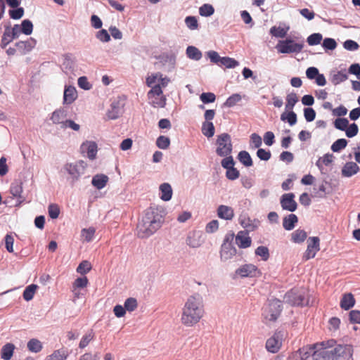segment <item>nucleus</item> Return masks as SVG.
<instances>
[{
  "instance_id": "obj_20",
  "label": "nucleus",
  "mask_w": 360,
  "mask_h": 360,
  "mask_svg": "<svg viewBox=\"0 0 360 360\" xmlns=\"http://www.w3.org/2000/svg\"><path fill=\"white\" fill-rule=\"evenodd\" d=\"M77 98V92L75 87L72 86H65L63 94V104H72Z\"/></svg>"
},
{
  "instance_id": "obj_62",
  "label": "nucleus",
  "mask_w": 360,
  "mask_h": 360,
  "mask_svg": "<svg viewBox=\"0 0 360 360\" xmlns=\"http://www.w3.org/2000/svg\"><path fill=\"white\" fill-rule=\"evenodd\" d=\"M96 37L101 42H108L110 40V35L106 30L101 29L96 34Z\"/></svg>"
},
{
  "instance_id": "obj_50",
  "label": "nucleus",
  "mask_w": 360,
  "mask_h": 360,
  "mask_svg": "<svg viewBox=\"0 0 360 360\" xmlns=\"http://www.w3.org/2000/svg\"><path fill=\"white\" fill-rule=\"evenodd\" d=\"M348 78L347 75L339 71L331 77V82L334 85H338L345 82Z\"/></svg>"
},
{
  "instance_id": "obj_26",
  "label": "nucleus",
  "mask_w": 360,
  "mask_h": 360,
  "mask_svg": "<svg viewBox=\"0 0 360 360\" xmlns=\"http://www.w3.org/2000/svg\"><path fill=\"white\" fill-rule=\"evenodd\" d=\"M298 221V218L295 214H290L283 219V226L286 231L292 230Z\"/></svg>"
},
{
  "instance_id": "obj_53",
  "label": "nucleus",
  "mask_w": 360,
  "mask_h": 360,
  "mask_svg": "<svg viewBox=\"0 0 360 360\" xmlns=\"http://www.w3.org/2000/svg\"><path fill=\"white\" fill-rule=\"evenodd\" d=\"M137 300L134 297L127 298L124 303L125 310L130 312L134 311L137 308Z\"/></svg>"
},
{
  "instance_id": "obj_57",
  "label": "nucleus",
  "mask_w": 360,
  "mask_h": 360,
  "mask_svg": "<svg viewBox=\"0 0 360 360\" xmlns=\"http://www.w3.org/2000/svg\"><path fill=\"white\" fill-rule=\"evenodd\" d=\"M91 269V263L86 260L82 261L77 268V271L80 274H86Z\"/></svg>"
},
{
  "instance_id": "obj_34",
  "label": "nucleus",
  "mask_w": 360,
  "mask_h": 360,
  "mask_svg": "<svg viewBox=\"0 0 360 360\" xmlns=\"http://www.w3.org/2000/svg\"><path fill=\"white\" fill-rule=\"evenodd\" d=\"M201 131L205 136L211 138L214 134V126L212 122H203Z\"/></svg>"
},
{
  "instance_id": "obj_60",
  "label": "nucleus",
  "mask_w": 360,
  "mask_h": 360,
  "mask_svg": "<svg viewBox=\"0 0 360 360\" xmlns=\"http://www.w3.org/2000/svg\"><path fill=\"white\" fill-rule=\"evenodd\" d=\"M88 279L86 276L79 277L73 283V291H76L77 288H83L86 286Z\"/></svg>"
},
{
  "instance_id": "obj_12",
  "label": "nucleus",
  "mask_w": 360,
  "mask_h": 360,
  "mask_svg": "<svg viewBox=\"0 0 360 360\" xmlns=\"http://www.w3.org/2000/svg\"><path fill=\"white\" fill-rule=\"evenodd\" d=\"M22 182L20 180H15L11 183L10 193L12 195L13 198L17 199L16 206L21 205L25 200V197L22 195Z\"/></svg>"
},
{
  "instance_id": "obj_18",
  "label": "nucleus",
  "mask_w": 360,
  "mask_h": 360,
  "mask_svg": "<svg viewBox=\"0 0 360 360\" xmlns=\"http://www.w3.org/2000/svg\"><path fill=\"white\" fill-rule=\"evenodd\" d=\"M236 248L231 243H223L220 251V258L221 261H227L232 258L236 254Z\"/></svg>"
},
{
  "instance_id": "obj_35",
  "label": "nucleus",
  "mask_w": 360,
  "mask_h": 360,
  "mask_svg": "<svg viewBox=\"0 0 360 360\" xmlns=\"http://www.w3.org/2000/svg\"><path fill=\"white\" fill-rule=\"evenodd\" d=\"M312 360H330L327 352V347L325 346L319 349H315L312 355Z\"/></svg>"
},
{
  "instance_id": "obj_47",
  "label": "nucleus",
  "mask_w": 360,
  "mask_h": 360,
  "mask_svg": "<svg viewBox=\"0 0 360 360\" xmlns=\"http://www.w3.org/2000/svg\"><path fill=\"white\" fill-rule=\"evenodd\" d=\"M323 39V36L321 33H313L307 38V42L309 46L318 45Z\"/></svg>"
},
{
  "instance_id": "obj_40",
  "label": "nucleus",
  "mask_w": 360,
  "mask_h": 360,
  "mask_svg": "<svg viewBox=\"0 0 360 360\" xmlns=\"http://www.w3.org/2000/svg\"><path fill=\"white\" fill-rule=\"evenodd\" d=\"M186 243L189 247L192 248H197L201 245L199 237H198L194 233H189L188 235Z\"/></svg>"
},
{
  "instance_id": "obj_25",
  "label": "nucleus",
  "mask_w": 360,
  "mask_h": 360,
  "mask_svg": "<svg viewBox=\"0 0 360 360\" xmlns=\"http://www.w3.org/2000/svg\"><path fill=\"white\" fill-rule=\"evenodd\" d=\"M108 179H109L107 175L98 174L93 176L91 184L96 188L101 190L106 186Z\"/></svg>"
},
{
  "instance_id": "obj_64",
  "label": "nucleus",
  "mask_w": 360,
  "mask_h": 360,
  "mask_svg": "<svg viewBox=\"0 0 360 360\" xmlns=\"http://www.w3.org/2000/svg\"><path fill=\"white\" fill-rule=\"evenodd\" d=\"M207 57L212 63L219 65L221 57L215 51H209L206 53Z\"/></svg>"
},
{
  "instance_id": "obj_14",
  "label": "nucleus",
  "mask_w": 360,
  "mask_h": 360,
  "mask_svg": "<svg viewBox=\"0 0 360 360\" xmlns=\"http://www.w3.org/2000/svg\"><path fill=\"white\" fill-rule=\"evenodd\" d=\"M80 150L82 153L86 154L90 160H93L96 157L98 146L94 141H86L81 145Z\"/></svg>"
},
{
  "instance_id": "obj_41",
  "label": "nucleus",
  "mask_w": 360,
  "mask_h": 360,
  "mask_svg": "<svg viewBox=\"0 0 360 360\" xmlns=\"http://www.w3.org/2000/svg\"><path fill=\"white\" fill-rule=\"evenodd\" d=\"M27 348L30 352L37 353L41 350L42 345L39 340L33 338L27 342Z\"/></svg>"
},
{
  "instance_id": "obj_11",
  "label": "nucleus",
  "mask_w": 360,
  "mask_h": 360,
  "mask_svg": "<svg viewBox=\"0 0 360 360\" xmlns=\"http://www.w3.org/2000/svg\"><path fill=\"white\" fill-rule=\"evenodd\" d=\"M295 194L292 193H285L280 199L281 206L283 210L294 212L297 210V204L295 200Z\"/></svg>"
},
{
  "instance_id": "obj_7",
  "label": "nucleus",
  "mask_w": 360,
  "mask_h": 360,
  "mask_svg": "<svg viewBox=\"0 0 360 360\" xmlns=\"http://www.w3.org/2000/svg\"><path fill=\"white\" fill-rule=\"evenodd\" d=\"M86 167V162L84 160H79L75 162L66 163L64 165V169L70 176L72 182L75 183L84 174Z\"/></svg>"
},
{
  "instance_id": "obj_8",
  "label": "nucleus",
  "mask_w": 360,
  "mask_h": 360,
  "mask_svg": "<svg viewBox=\"0 0 360 360\" xmlns=\"http://www.w3.org/2000/svg\"><path fill=\"white\" fill-rule=\"evenodd\" d=\"M284 302L292 306H306L309 304V300L304 292L297 290H290L285 293Z\"/></svg>"
},
{
  "instance_id": "obj_33",
  "label": "nucleus",
  "mask_w": 360,
  "mask_h": 360,
  "mask_svg": "<svg viewBox=\"0 0 360 360\" xmlns=\"http://www.w3.org/2000/svg\"><path fill=\"white\" fill-rule=\"evenodd\" d=\"M307 236V232L299 229L291 233V240L295 243H302L306 240Z\"/></svg>"
},
{
  "instance_id": "obj_56",
  "label": "nucleus",
  "mask_w": 360,
  "mask_h": 360,
  "mask_svg": "<svg viewBox=\"0 0 360 360\" xmlns=\"http://www.w3.org/2000/svg\"><path fill=\"white\" fill-rule=\"evenodd\" d=\"M322 46L326 51H333L336 48L337 43L333 38H325L322 43Z\"/></svg>"
},
{
  "instance_id": "obj_36",
  "label": "nucleus",
  "mask_w": 360,
  "mask_h": 360,
  "mask_svg": "<svg viewBox=\"0 0 360 360\" xmlns=\"http://www.w3.org/2000/svg\"><path fill=\"white\" fill-rule=\"evenodd\" d=\"M238 159L245 167H251L253 165L250 155L245 150L239 152Z\"/></svg>"
},
{
  "instance_id": "obj_23",
  "label": "nucleus",
  "mask_w": 360,
  "mask_h": 360,
  "mask_svg": "<svg viewBox=\"0 0 360 360\" xmlns=\"http://www.w3.org/2000/svg\"><path fill=\"white\" fill-rule=\"evenodd\" d=\"M240 224L247 230V232H249L257 229L260 224V221L257 219H252L250 217H244L243 218H240Z\"/></svg>"
},
{
  "instance_id": "obj_5",
  "label": "nucleus",
  "mask_w": 360,
  "mask_h": 360,
  "mask_svg": "<svg viewBox=\"0 0 360 360\" xmlns=\"http://www.w3.org/2000/svg\"><path fill=\"white\" fill-rule=\"evenodd\" d=\"M216 153L218 156H226L231 155L233 150V145L231 136L227 133H222L217 136L216 140Z\"/></svg>"
},
{
  "instance_id": "obj_15",
  "label": "nucleus",
  "mask_w": 360,
  "mask_h": 360,
  "mask_svg": "<svg viewBox=\"0 0 360 360\" xmlns=\"http://www.w3.org/2000/svg\"><path fill=\"white\" fill-rule=\"evenodd\" d=\"M124 103L123 101L117 100L114 101L111 105L110 108L107 112V117L109 120H116L122 113V108Z\"/></svg>"
},
{
  "instance_id": "obj_39",
  "label": "nucleus",
  "mask_w": 360,
  "mask_h": 360,
  "mask_svg": "<svg viewBox=\"0 0 360 360\" xmlns=\"http://www.w3.org/2000/svg\"><path fill=\"white\" fill-rule=\"evenodd\" d=\"M38 288V285L35 284H31L27 286L23 292L22 297L25 300L30 301L32 300L36 290Z\"/></svg>"
},
{
  "instance_id": "obj_3",
  "label": "nucleus",
  "mask_w": 360,
  "mask_h": 360,
  "mask_svg": "<svg viewBox=\"0 0 360 360\" xmlns=\"http://www.w3.org/2000/svg\"><path fill=\"white\" fill-rule=\"evenodd\" d=\"M295 40L290 37L279 40L276 45L278 53L283 54L299 53L302 52L304 46V40L302 37H295Z\"/></svg>"
},
{
  "instance_id": "obj_32",
  "label": "nucleus",
  "mask_w": 360,
  "mask_h": 360,
  "mask_svg": "<svg viewBox=\"0 0 360 360\" xmlns=\"http://www.w3.org/2000/svg\"><path fill=\"white\" fill-rule=\"evenodd\" d=\"M186 56L188 58L194 60H199L202 58V52L195 46H188L186 51Z\"/></svg>"
},
{
  "instance_id": "obj_43",
  "label": "nucleus",
  "mask_w": 360,
  "mask_h": 360,
  "mask_svg": "<svg viewBox=\"0 0 360 360\" xmlns=\"http://www.w3.org/2000/svg\"><path fill=\"white\" fill-rule=\"evenodd\" d=\"M347 145V141L345 139H339L336 140L331 146L330 148L334 153H338Z\"/></svg>"
},
{
  "instance_id": "obj_16",
  "label": "nucleus",
  "mask_w": 360,
  "mask_h": 360,
  "mask_svg": "<svg viewBox=\"0 0 360 360\" xmlns=\"http://www.w3.org/2000/svg\"><path fill=\"white\" fill-rule=\"evenodd\" d=\"M257 267L252 264H247L236 270V274L240 277H253L256 276Z\"/></svg>"
},
{
  "instance_id": "obj_38",
  "label": "nucleus",
  "mask_w": 360,
  "mask_h": 360,
  "mask_svg": "<svg viewBox=\"0 0 360 360\" xmlns=\"http://www.w3.org/2000/svg\"><path fill=\"white\" fill-rule=\"evenodd\" d=\"M239 65L238 61L234 58L225 56L221 57V62L219 66H224L226 68H234Z\"/></svg>"
},
{
  "instance_id": "obj_4",
  "label": "nucleus",
  "mask_w": 360,
  "mask_h": 360,
  "mask_svg": "<svg viewBox=\"0 0 360 360\" xmlns=\"http://www.w3.org/2000/svg\"><path fill=\"white\" fill-rule=\"evenodd\" d=\"M335 340H330L326 345L330 360H347L352 357L353 349L350 345H338L335 347Z\"/></svg>"
},
{
  "instance_id": "obj_37",
  "label": "nucleus",
  "mask_w": 360,
  "mask_h": 360,
  "mask_svg": "<svg viewBox=\"0 0 360 360\" xmlns=\"http://www.w3.org/2000/svg\"><path fill=\"white\" fill-rule=\"evenodd\" d=\"M298 96L295 93H290L286 96L285 110H292L295 104L298 102Z\"/></svg>"
},
{
  "instance_id": "obj_27",
  "label": "nucleus",
  "mask_w": 360,
  "mask_h": 360,
  "mask_svg": "<svg viewBox=\"0 0 360 360\" xmlns=\"http://www.w3.org/2000/svg\"><path fill=\"white\" fill-rule=\"evenodd\" d=\"M161 193L160 198L164 201H169L172 197V188L169 184L163 183L160 186Z\"/></svg>"
},
{
  "instance_id": "obj_17",
  "label": "nucleus",
  "mask_w": 360,
  "mask_h": 360,
  "mask_svg": "<svg viewBox=\"0 0 360 360\" xmlns=\"http://www.w3.org/2000/svg\"><path fill=\"white\" fill-rule=\"evenodd\" d=\"M67 115V110L63 108H59L51 113L50 120L53 124H60L61 127L66 120Z\"/></svg>"
},
{
  "instance_id": "obj_2",
  "label": "nucleus",
  "mask_w": 360,
  "mask_h": 360,
  "mask_svg": "<svg viewBox=\"0 0 360 360\" xmlns=\"http://www.w3.org/2000/svg\"><path fill=\"white\" fill-rule=\"evenodd\" d=\"M204 314L202 297L200 294L190 296L183 308L181 321L186 326L196 324Z\"/></svg>"
},
{
  "instance_id": "obj_21",
  "label": "nucleus",
  "mask_w": 360,
  "mask_h": 360,
  "mask_svg": "<svg viewBox=\"0 0 360 360\" xmlns=\"http://www.w3.org/2000/svg\"><path fill=\"white\" fill-rule=\"evenodd\" d=\"M37 41L33 38H30L26 41H20L15 43V46L22 54H26L30 52L36 45Z\"/></svg>"
},
{
  "instance_id": "obj_49",
  "label": "nucleus",
  "mask_w": 360,
  "mask_h": 360,
  "mask_svg": "<svg viewBox=\"0 0 360 360\" xmlns=\"http://www.w3.org/2000/svg\"><path fill=\"white\" fill-rule=\"evenodd\" d=\"M185 24L186 27L191 30L198 29L199 25L195 16H187L185 18Z\"/></svg>"
},
{
  "instance_id": "obj_29",
  "label": "nucleus",
  "mask_w": 360,
  "mask_h": 360,
  "mask_svg": "<svg viewBox=\"0 0 360 360\" xmlns=\"http://www.w3.org/2000/svg\"><path fill=\"white\" fill-rule=\"evenodd\" d=\"M15 346L12 343H6L1 350V357L4 360H10L13 356Z\"/></svg>"
},
{
  "instance_id": "obj_42",
  "label": "nucleus",
  "mask_w": 360,
  "mask_h": 360,
  "mask_svg": "<svg viewBox=\"0 0 360 360\" xmlns=\"http://www.w3.org/2000/svg\"><path fill=\"white\" fill-rule=\"evenodd\" d=\"M214 13V7L209 4H205L199 8V13L203 17H210Z\"/></svg>"
},
{
  "instance_id": "obj_10",
  "label": "nucleus",
  "mask_w": 360,
  "mask_h": 360,
  "mask_svg": "<svg viewBox=\"0 0 360 360\" xmlns=\"http://www.w3.org/2000/svg\"><path fill=\"white\" fill-rule=\"evenodd\" d=\"M319 242L320 240L318 237H310L308 239V245L303 255V259L307 261L315 257L316 252L320 250Z\"/></svg>"
},
{
  "instance_id": "obj_1",
  "label": "nucleus",
  "mask_w": 360,
  "mask_h": 360,
  "mask_svg": "<svg viewBox=\"0 0 360 360\" xmlns=\"http://www.w3.org/2000/svg\"><path fill=\"white\" fill-rule=\"evenodd\" d=\"M163 221V216L158 209H147L136 226L138 237L147 238L153 235L161 227Z\"/></svg>"
},
{
  "instance_id": "obj_58",
  "label": "nucleus",
  "mask_w": 360,
  "mask_h": 360,
  "mask_svg": "<svg viewBox=\"0 0 360 360\" xmlns=\"http://www.w3.org/2000/svg\"><path fill=\"white\" fill-rule=\"evenodd\" d=\"M224 157V158L221 162V167L226 169L234 167L235 162L231 154Z\"/></svg>"
},
{
  "instance_id": "obj_19",
  "label": "nucleus",
  "mask_w": 360,
  "mask_h": 360,
  "mask_svg": "<svg viewBox=\"0 0 360 360\" xmlns=\"http://www.w3.org/2000/svg\"><path fill=\"white\" fill-rule=\"evenodd\" d=\"M236 243L240 248H247L251 245L252 240L248 236V232L240 231L236 236Z\"/></svg>"
},
{
  "instance_id": "obj_45",
  "label": "nucleus",
  "mask_w": 360,
  "mask_h": 360,
  "mask_svg": "<svg viewBox=\"0 0 360 360\" xmlns=\"http://www.w3.org/2000/svg\"><path fill=\"white\" fill-rule=\"evenodd\" d=\"M21 32L25 35H30L33 31V24L31 20L28 19L23 20L21 22Z\"/></svg>"
},
{
  "instance_id": "obj_52",
  "label": "nucleus",
  "mask_w": 360,
  "mask_h": 360,
  "mask_svg": "<svg viewBox=\"0 0 360 360\" xmlns=\"http://www.w3.org/2000/svg\"><path fill=\"white\" fill-rule=\"evenodd\" d=\"M95 229L90 227L89 229H83L81 231L82 237L84 238L86 242H91L95 234Z\"/></svg>"
},
{
  "instance_id": "obj_28",
  "label": "nucleus",
  "mask_w": 360,
  "mask_h": 360,
  "mask_svg": "<svg viewBox=\"0 0 360 360\" xmlns=\"http://www.w3.org/2000/svg\"><path fill=\"white\" fill-rule=\"evenodd\" d=\"M355 304V300L352 293L345 294L340 301V307L345 310L352 308Z\"/></svg>"
},
{
  "instance_id": "obj_30",
  "label": "nucleus",
  "mask_w": 360,
  "mask_h": 360,
  "mask_svg": "<svg viewBox=\"0 0 360 360\" xmlns=\"http://www.w3.org/2000/svg\"><path fill=\"white\" fill-rule=\"evenodd\" d=\"M334 156L331 153H326L323 157L319 158V160L316 162V165L320 169L321 172H323V165L326 166L329 165L333 161Z\"/></svg>"
},
{
  "instance_id": "obj_51",
  "label": "nucleus",
  "mask_w": 360,
  "mask_h": 360,
  "mask_svg": "<svg viewBox=\"0 0 360 360\" xmlns=\"http://www.w3.org/2000/svg\"><path fill=\"white\" fill-rule=\"evenodd\" d=\"M241 96L238 94H234L230 96L224 102V105L228 108L234 106L237 103L241 101Z\"/></svg>"
},
{
  "instance_id": "obj_44",
  "label": "nucleus",
  "mask_w": 360,
  "mask_h": 360,
  "mask_svg": "<svg viewBox=\"0 0 360 360\" xmlns=\"http://www.w3.org/2000/svg\"><path fill=\"white\" fill-rule=\"evenodd\" d=\"M289 27L287 29L274 26L270 29V34L276 37L284 38L287 35Z\"/></svg>"
},
{
  "instance_id": "obj_9",
  "label": "nucleus",
  "mask_w": 360,
  "mask_h": 360,
  "mask_svg": "<svg viewBox=\"0 0 360 360\" xmlns=\"http://www.w3.org/2000/svg\"><path fill=\"white\" fill-rule=\"evenodd\" d=\"M283 335V331H276L272 337L267 340L266 342V349L271 353L277 352L281 346Z\"/></svg>"
},
{
  "instance_id": "obj_6",
  "label": "nucleus",
  "mask_w": 360,
  "mask_h": 360,
  "mask_svg": "<svg viewBox=\"0 0 360 360\" xmlns=\"http://www.w3.org/2000/svg\"><path fill=\"white\" fill-rule=\"evenodd\" d=\"M281 311V302L279 300H269L267 304L263 308L262 316L266 320L275 321Z\"/></svg>"
},
{
  "instance_id": "obj_59",
  "label": "nucleus",
  "mask_w": 360,
  "mask_h": 360,
  "mask_svg": "<svg viewBox=\"0 0 360 360\" xmlns=\"http://www.w3.org/2000/svg\"><path fill=\"white\" fill-rule=\"evenodd\" d=\"M349 124V121L346 118H337L334 122V126L337 129L345 131Z\"/></svg>"
},
{
  "instance_id": "obj_61",
  "label": "nucleus",
  "mask_w": 360,
  "mask_h": 360,
  "mask_svg": "<svg viewBox=\"0 0 360 360\" xmlns=\"http://www.w3.org/2000/svg\"><path fill=\"white\" fill-rule=\"evenodd\" d=\"M200 99L205 104L210 103L215 101L216 96L214 94L211 92L202 93L200 96Z\"/></svg>"
},
{
  "instance_id": "obj_24",
  "label": "nucleus",
  "mask_w": 360,
  "mask_h": 360,
  "mask_svg": "<svg viewBox=\"0 0 360 360\" xmlns=\"http://www.w3.org/2000/svg\"><path fill=\"white\" fill-rule=\"evenodd\" d=\"M359 170V166L356 162H347L342 168V175L345 177H351L356 174Z\"/></svg>"
},
{
  "instance_id": "obj_22",
  "label": "nucleus",
  "mask_w": 360,
  "mask_h": 360,
  "mask_svg": "<svg viewBox=\"0 0 360 360\" xmlns=\"http://www.w3.org/2000/svg\"><path fill=\"white\" fill-rule=\"evenodd\" d=\"M217 216L224 220H232L234 217V211L231 207L221 205L217 210Z\"/></svg>"
},
{
  "instance_id": "obj_63",
  "label": "nucleus",
  "mask_w": 360,
  "mask_h": 360,
  "mask_svg": "<svg viewBox=\"0 0 360 360\" xmlns=\"http://www.w3.org/2000/svg\"><path fill=\"white\" fill-rule=\"evenodd\" d=\"M49 215L51 219H56L60 214V209L56 204H50L48 207Z\"/></svg>"
},
{
  "instance_id": "obj_54",
  "label": "nucleus",
  "mask_w": 360,
  "mask_h": 360,
  "mask_svg": "<svg viewBox=\"0 0 360 360\" xmlns=\"http://www.w3.org/2000/svg\"><path fill=\"white\" fill-rule=\"evenodd\" d=\"M156 145L159 148L165 150L170 145V139L167 136H160L156 140Z\"/></svg>"
},
{
  "instance_id": "obj_55",
  "label": "nucleus",
  "mask_w": 360,
  "mask_h": 360,
  "mask_svg": "<svg viewBox=\"0 0 360 360\" xmlns=\"http://www.w3.org/2000/svg\"><path fill=\"white\" fill-rule=\"evenodd\" d=\"M15 8V9L9 10L8 13L10 18L13 20H19L24 15V8L19 6Z\"/></svg>"
},
{
  "instance_id": "obj_48",
  "label": "nucleus",
  "mask_w": 360,
  "mask_h": 360,
  "mask_svg": "<svg viewBox=\"0 0 360 360\" xmlns=\"http://www.w3.org/2000/svg\"><path fill=\"white\" fill-rule=\"evenodd\" d=\"M68 354L63 349L56 350L52 354L48 356L46 360H65Z\"/></svg>"
},
{
  "instance_id": "obj_31",
  "label": "nucleus",
  "mask_w": 360,
  "mask_h": 360,
  "mask_svg": "<svg viewBox=\"0 0 360 360\" xmlns=\"http://www.w3.org/2000/svg\"><path fill=\"white\" fill-rule=\"evenodd\" d=\"M281 120L283 122H288L290 126L297 123V114L293 110H289L283 112L281 115Z\"/></svg>"
},
{
  "instance_id": "obj_46",
  "label": "nucleus",
  "mask_w": 360,
  "mask_h": 360,
  "mask_svg": "<svg viewBox=\"0 0 360 360\" xmlns=\"http://www.w3.org/2000/svg\"><path fill=\"white\" fill-rule=\"evenodd\" d=\"M255 254L257 256L261 257L263 261H267L270 256L269 248L266 246L262 245L259 246L256 248Z\"/></svg>"
},
{
  "instance_id": "obj_13",
  "label": "nucleus",
  "mask_w": 360,
  "mask_h": 360,
  "mask_svg": "<svg viewBox=\"0 0 360 360\" xmlns=\"http://www.w3.org/2000/svg\"><path fill=\"white\" fill-rule=\"evenodd\" d=\"M316 347V345L303 347L294 352L291 357L294 360H308L309 357H312Z\"/></svg>"
}]
</instances>
